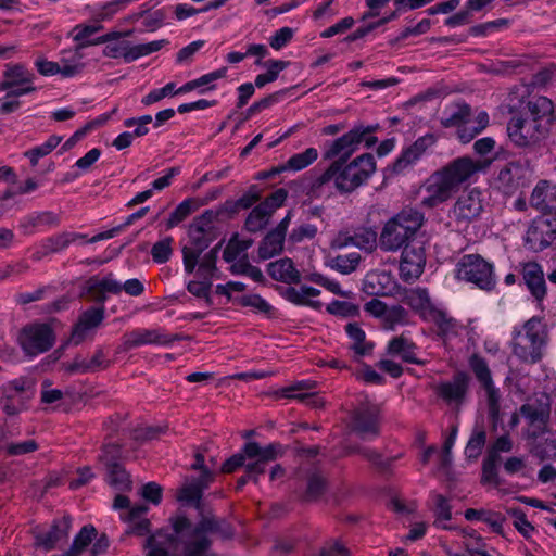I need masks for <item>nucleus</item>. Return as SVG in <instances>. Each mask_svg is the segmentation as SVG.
Returning a JSON list of instances; mask_svg holds the SVG:
<instances>
[{
  "instance_id": "9b49d317",
  "label": "nucleus",
  "mask_w": 556,
  "mask_h": 556,
  "mask_svg": "<svg viewBox=\"0 0 556 556\" xmlns=\"http://www.w3.org/2000/svg\"><path fill=\"white\" fill-rule=\"evenodd\" d=\"M483 198L481 191L471 189L458 197L451 210V217L458 226L467 227L479 218L483 211Z\"/></svg>"
},
{
  "instance_id": "5fc2aeb1",
  "label": "nucleus",
  "mask_w": 556,
  "mask_h": 556,
  "mask_svg": "<svg viewBox=\"0 0 556 556\" xmlns=\"http://www.w3.org/2000/svg\"><path fill=\"white\" fill-rule=\"evenodd\" d=\"M199 207V204L193 199L182 201L169 215L166 226L173 228L179 223L185 220L193 211Z\"/></svg>"
},
{
  "instance_id": "412c9836",
  "label": "nucleus",
  "mask_w": 556,
  "mask_h": 556,
  "mask_svg": "<svg viewBox=\"0 0 556 556\" xmlns=\"http://www.w3.org/2000/svg\"><path fill=\"white\" fill-rule=\"evenodd\" d=\"M72 518L66 515L53 521L51 529L47 532H39L35 535V545L45 551L53 549L61 541L68 538Z\"/></svg>"
},
{
  "instance_id": "5701e85b",
  "label": "nucleus",
  "mask_w": 556,
  "mask_h": 556,
  "mask_svg": "<svg viewBox=\"0 0 556 556\" xmlns=\"http://www.w3.org/2000/svg\"><path fill=\"white\" fill-rule=\"evenodd\" d=\"M103 319V306L90 307L83 312L72 330L71 341L73 342V344H80L85 340L88 331L93 330L98 326H100Z\"/></svg>"
},
{
  "instance_id": "4468645a",
  "label": "nucleus",
  "mask_w": 556,
  "mask_h": 556,
  "mask_svg": "<svg viewBox=\"0 0 556 556\" xmlns=\"http://www.w3.org/2000/svg\"><path fill=\"white\" fill-rule=\"evenodd\" d=\"M369 131V128L363 127L351 129L342 137L332 141L329 149L325 152V159L332 160L337 157L334 162H348Z\"/></svg>"
},
{
  "instance_id": "c85d7f7f",
  "label": "nucleus",
  "mask_w": 556,
  "mask_h": 556,
  "mask_svg": "<svg viewBox=\"0 0 556 556\" xmlns=\"http://www.w3.org/2000/svg\"><path fill=\"white\" fill-rule=\"evenodd\" d=\"M402 302L412 307L421 317L428 318L433 313V304L429 296L427 289L414 288L405 290L403 293Z\"/></svg>"
},
{
  "instance_id": "13d9d810",
  "label": "nucleus",
  "mask_w": 556,
  "mask_h": 556,
  "mask_svg": "<svg viewBox=\"0 0 556 556\" xmlns=\"http://www.w3.org/2000/svg\"><path fill=\"white\" fill-rule=\"evenodd\" d=\"M148 212H149V207L148 206L141 207L137 212L130 214L126 218L124 224H122V225H119L117 227H114V228H112L110 230H106V231H103V232H100V233L93 236L92 238H90L88 240V242L89 243H96V242L104 240V239L113 238L115 235L121 232L125 227L131 225L136 219L142 218Z\"/></svg>"
},
{
  "instance_id": "f8f14e48",
  "label": "nucleus",
  "mask_w": 556,
  "mask_h": 556,
  "mask_svg": "<svg viewBox=\"0 0 556 556\" xmlns=\"http://www.w3.org/2000/svg\"><path fill=\"white\" fill-rule=\"evenodd\" d=\"M510 140L518 147H530L544 137L545 129L535 119L518 115L513 116L507 125Z\"/></svg>"
},
{
  "instance_id": "423d86ee",
  "label": "nucleus",
  "mask_w": 556,
  "mask_h": 556,
  "mask_svg": "<svg viewBox=\"0 0 556 556\" xmlns=\"http://www.w3.org/2000/svg\"><path fill=\"white\" fill-rule=\"evenodd\" d=\"M547 344V331L539 318L526 321L522 329L515 332L513 353L521 362L535 364L543 357Z\"/></svg>"
},
{
  "instance_id": "7ed1b4c3",
  "label": "nucleus",
  "mask_w": 556,
  "mask_h": 556,
  "mask_svg": "<svg viewBox=\"0 0 556 556\" xmlns=\"http://www.w3.org/2000/svg\"><path fill=\"white\" fill-rule=\"evenodd\" d=\"M376 170V162L370 153L362 154L351 163L332 162L331 165L313 182L312 188H320L329 181L342 192H351L364 184Z\"/></svg>"
},
{
  "instance_id": "79ce46f5",
  "label": "nucleus",
  "mask_w": 556,
  "mask_h": 556,
  "mask_svg": "<svg viewBox=\"0 0 556 556\" xmlns=\"http://www.w3.org/2000/svg\"><path fill=\"white\" fill-rule=\"evenodd\" d=\"M285 237L273 229L260 242L257 254L260 260L265 261L279 255L283 251Z\"/></svg>"
},
{
  "instance_id": "6e6552de",
  "label": "nucleus",
  "mask_w": 556,
  "mask_h": 556,
  "mask_svg": "<svg viewBox=\"0 0 556 556\" xmlns=\"http://www.w3.org/2000/svg\"><path fill=\"white\" fill-rule=\"evenodd\" d=\"M55 333L49 323H31L24 326L17 342L25 355L34 357L49 351L55 343Z\"/></svg>"
},
{
  "instance_id": "72a5a7b5",
  "label": "nucleus",
  "mask_w": 556,
  "mask_h": 556,
  "mask_svg": "<svg viewBox=\"0 0 556 556\" xmlns=\"http://www.w3.org/2000/svg\"><path fill=\"white\" fill-rule=\"evenodd\" d=\"M262 198V192L256 185H252L249 187L245 193L240 197L238 200H227L218 210L215 212H219V216L224 213L228 215H233L238 213L240 210H248L252 207L256 202H258Z\"/></svg>"
},
{
  "instance_id": "a878e982",
  "label": "nucleus",
  "mask_w": 556,
  "mask_h": 556,
  "mask_svg": "<svg viewBox=\"0 0 556 556\" xmlns=\"http://www.w3.org/2000/svg\"><path fill=\"white\" fill-rule=\"evenodd\" d=\"M522 280L535 300L542 301L546 294V283L541 265L529 262L522 265Z\"/></svg>"
},
{
  "instance_id": "f03ea898",
  "label": "nucleus",
  "mask_w": 556,
  "mask_h": 556,
  "mask_svg": "<svg viewBox=\"0 0 556 556\" xmlns=\"http://www.w3.org/2000/svg\"><path fill=\"white\" fill-rule=\"evenodd\" d=\"M481 168L482 163L469 156L453 160L429 177L426 185L427 195L422 198L421 205L432 208L446 202Z\"/></svg>"
},
{
  "instance_id": "603ef678",
  "label": "nucleus",
  "mask_w": 556,
  "mask_h": 556,
  "mask_svg": "<svg viewBox=\"0 0 556 556\" xmlns=\"http://www.w3.org/2000/svg\"><path fill=\"white\" fill-rule=\"evenodd\" d=\"M83 238H85V235L75 232H62L47 238L42 247L43 249H47V252L56 253L66 249L72 242H75L77 239Z\"/></svg>"
},
{
  "instance_id": "58836bf2",
  "label": "nucleus",
  "mask_w": 556,
  "mask_h": 556,
  "mask_svg": "<svg viewBox=\"0 0 556 556\" xmlns=\"http://www.w3.org/2000/svg\"><path fill=\"white\" fill-rule=\"evenodd\" d=\"M470 115L471 109L467 103H454L445 109L440 122L445 128L459 127L469 122Z\"/></svg>"
},
{
  "instance_id": "bb28decb",
  "label": "nucleus",
  "mask_w": 556,
  "mask_h": 556,
  "mask_svg": "<svg viewBox=\"0 0 556 556\" xmlns=\"http://www.w3.org/2000/svg\"><path fill=\"white\" fill-rule=\"evenodd\" d=\"M396 283L387 271L368 273L363 282V290L368 295L387 296L391 294Z\"/></svg>"
},
{
  "instance_id": "cd10ccee",
  "label": "nucleus",
  "mask_w": 556,
  "mask_h": 556,
  "mask_svg": "<svg viewBox=\"0 0 556 556\" xmlns=\"http://www.w3.org/2000/svg\"><path fill=\"white\" fill-rule=\"evenodd\" d=\"M268 275L276 281L287 285L299 283L301 273L295 268L294 263L289 257H283L267 265Z\"/></svg>"
},
{
  "instance_id": "aec40b11",
  "label": "nucleus",
  "mask_w": 556,
  "mask_h": 556,
  "mask_svg": "<svg viewBox=\"0 0 556 556\" xmlns=\"http://www.w3.org/2000/svg\"><path fill=\"white\" fill-rule=\"evenodd\" d=\"M425 264L426 256L422 247H405L401 256V277L406 281L417 279L422 274Z\"/></svg>"
},
{
  "instance_id": "a211bd4d",
  "label": "nucleus",
  "mask_w": 556,
  "mask_h": 556,
  "mask_svg": "<svg viewBox=\"0 0 556 556\" xmlns=\"http://www.w3.org/2000/svg\"><path fill=\"white\" fill-rule=\"evenodd\" d=\"M520 415L526 418L530 426L539 429L545 427L551 416V400L545 393L528 400L521 405Z\"/></svg>"
},
{
  "instance_id": "49530a36",
  "label": "nucleus",
  "mask_w": 556,
  "mask_h": 556,
  "mask_svg": "<svg viewBox=\"0 0 556 556\" xmlns=\"http://www.w3.org/2000/svg\"><path fill=\"white\" fill-rule=\"evenodd\" d=\"M346 333L353 341L351 349L359 356L367 355L371 352L374 345L365 342L366 334L357 324H348L345 326Z\"/></svg>"
},
{
  "instance_id": "e2e57ef3",
  "label": "nucleus",
  "mask_w": 556,
  "mask_h": 556,
  "mask_svg": "<svg viewBox=\"0 0 556 556\" xmlns=\"http://www.w3.org/2000/svg\"><path fill=\"white\" fill-rule=\"evenodd\" d=\"M330 314L342 317H354L359 314V307L356 304L345 301H333L327 306Z\"/></svg>"
},
{
  "instance_id": "09e8293b",
  "label": "nucleus",
  "mask_w": 556,
  "mask_h": 556,
  "mask_svg": "<svg viewBox=\"0 0 556 556\" xmlns=\"http://www.w3.org/2000/svg\"><path fill=\"white\" fill-rule=\"evenodd\" d=\"M486 432L482 426H475L465 447V456L468 459H477L485 445Z\"/></svg>"
},
{
  "instance_id": "69168bd1",
  "label": "nucleus",
  "mask_w": 556,
  "mask_h": 556,
  "mask_svg": "<svg viewBox=\"0 0 556 556\" xmlns=\"http://www.w3.org/2000/svg\"><path fill=\"white\" fill-rule=\"evenodd\" d=\"M556 81V64H551L542 68L532 76L531 85L538 88H544Z\"/></svg>"
},
{
  "instance_id": "393cba45",
  "label": "nucleus",
  "mask_w": 556,
  "mask_h": 556,
  "mask_svg": "<svg viewBox=\"0 0 556 556\" xmlns=\"http://www.w3.org/2000/svg\"><path fill=\"white\" fill-rule=\"evenodd\" d=\"M435 141L437 138L433 134H427L418 138L412 146L405 149L401 156L394 162L393 170L395 173L402 172L408 165L416 162L429 147L435 143Z\"/></svg>"
},
{
  "instance_id": "b1692460",
  "label": "nucleus",
  "mask_w": 556,
  "mask_h": 556,
  "mask_svg": "<svg viewBox=\"0 0 556 556\" xmlns=\"http://www.w3.org/2000/svg\"><path fill=\"white\" fill-rule=\"evenodd\" d=\"M110 361L106 358L102 349H97L94 354L88 359L81 355H77L72 363L63 364V368L67 374H88L97 372L108 368Z\"/></svg>"
},
{
  "instance_id": "f257e3e1",
  "label": "nucleus",
  "mask_w": 556,
  "mask_h": 556,
  "mask_svg": "<svg viewBox=\"0 0 556 556\" xmlns=\"http://www.w3.org/2000/svg\"><path fill=\"white\" fill-rule=\"evenodd\" d=\"M190 528L186 517H177L170 529L159 530L146 540V556H176L180 540H185V556H217L210 551L212 542L207 535L216 533L223 540L233 536L230 525L214 516H202L191 531Z\"/></svg>"
},
{
  "instance_id": "f704fd0d",
  "label": "nucleus",
  "mask_w": 556,
  "mask_h": 556,
  "mask_svg": "<svg viewBox=\"0 0 556 556\" xmlns=\"http://www.w3.org/2000/svg\"><path fill=\"white\" fill-rule=\"evenodd\" d=\"M416 344L405 334L394 337L388 344V353L409 364H421L416 356Z\"/></svg>"
},
{
  "instance_id": "473e14b6",
  "label": "nucleus",
  "mask_w": 556,
  "mask_h": 556,
  "mask_svg": "<svg viewBox=\"0 0 556 556\" xmlns=\"http://www.w3.org/2000/svg\"><path fill=\"white\" fill-rule=\"evenodd\" d=\"M554 239L543 222L534 219L528 228L525 241L528 249L540 252L549 247Z\"/></svg>"
},
{
  "instance_id": "3c124183",
  "label": "nucleus",
  "mask_w": 556,
  "mask_h": 556,
  "mask_svg": "<svg viewBox=\"0 0 556 556\" xmlns=\"http://www.w3.org/2000/svg\"><path fill=\"white\" fill-rule=\"evenodd\" d=\"M167 40L161 39L148 43L128 46V50L125 53V62L130 63L141 56H146L153 52H156L161 50L165 45H167Z\"/></svg>"
},
{
  "instance_id": "a18cd8bd",
  "label": "nucleus",
  "mask_w": 556,
  "mask_h": 556,
  "mask_svg": "<svg viewBox=\"0 0 556 556\" xmlns=\"http://www.w3.org/2000/svg\"><path fill=\"white\" fill-rule=\"evenodd\" d=\"M271 215L266 211V205H256L248 215L244 228L252 233L258 232L266 228Z\"/></svg>"
},
{
  "instance_id": "338daca9",
  "label": "nucleus",
  "mask_w": 556,
  "mask_h": 556,
  "mask_svg": "<svg viewBox=\"0 0 556 556\" xmlns=\"http://www.w3.org/2000/svg\"><path fill=\"white\" fill-rule=\"evenodd\" d=\"M3 412L8 416H14L26 408V401L24 397L17 399L15 395L2 394L0 400Z\"/></svg>"
},
{
  "instance_id": "dca6fc26",
  "label": "nucleus",
  "mask_w": 556,
  "mask_h": 556,
  "mask_svg": "<svg viewBox=\"0 0 556 556\" xmlns=\"http://www.w3.org/2000/svg\"><path fill=\"white\" fill-rule=\"evenodd\" d=\"M213 479L214 473L208 469H204L200 477L186 481V483L177 490L176 498L202 511V494Z\"/></svg>"
},
{
  "instance_id": "0eeeda50",
  "label": "nucleus",
  "mask_w": 556,
  "mask_h": 556,
  "mask_svg": "<svg viewBox=\"0 0 556 556\" xmlns=\"http://www.w3.org/2000/svg\"><path fill=\"white\" fill-rule=\"evenodd\" d=\"M469 366L475 374L476 379L484 390L488 404V416L491 421L492 430L496 431L498 425H502L503 418L501 413V393L495 387L491 370L485 359L477 354L469 359Z\"/></svg>"
},
{
  "instance_id": "1a4fd4ad",
  "label": "nucleus",
  "mask_w": 556,
  "mask_h": 556,
  "mask_svg": "<svg viewBox=\"0 0 556 556\" xmlns=\"http://www.w3.org/2000/svg\"><path fill=\"white\" fill-rule=\"evenodd\" d=\"M457 277L483 290H492L496 283L493 266L479 254H467L460 258Z\"/></svg>"
},
{
  "instance_id": "4d7b16f0",
  "label": "nucleus",
  "mask_w": 556,
  "mask_h": 556,
  "mask_svg": "<svg viewBox=\"0 0 556 556\" xmlns=\"http://www.w3.org/2000/svg\"><path fill=\"white\" fill-rule=\"evenodd\" d=\"M289 65V62L281 60H269L266 62L267 73L260 74L255 78V86L263 88L266 84L273 83L277 79L278 74Z\"/></svg>"
},
{
  "instance_id": "f3484780",
  "label": "nucleus",
  "mask_w": 556,
  "mask_h": 556,
  "mask_svg": "<svg viewBox=\"0 0 556 556\" xmlns=\"http://www.w3.org/2000/svg\"><path fill=\"white\" fill-rule=\"evenodd\" d=\"M123 348L125 351L143 344L168 345L180 340L178 334H169L156 329H137L124 336Z\"/></svg>"
},
{
  "instance_id": "c9c22d12",
  "label": "nucleus",
  "mask_w": 556,
  "mask_h": 556,
  "mask_svg": "<svg viewBox=\"0 0 556 556\" xmlns=\"http://www.w3.org/2000/svg\"><path fill=\"white\" fill-rule=\"evenodd\" d=\"M59 224L60 217L55 213L51 211L35 212L21 219L20 229L23 233L30 235L40 226L56 227Z\"/></svg>"
},
{
  "instance_id": "c03bdc74",
  "label": "nucleus",
  "mask_w": 556,
  "mask_h": 556,
  "mask_svg": "<svg viewBox=\"0 0 556 556\" xmlns=\"http://www.w3.org/2000/svg\"><path fill=\"white\" fill-rule=\"evenodd\" d=\"M361 260L362 258H361L359 253L352 252L349 254H339L337 256L329 257L327 261V265L330 268H332L343 275H349L356 270V268L358 267V265L361 263Z\"/></svg>"
},
{
  "instance_id": "ddd939ff",
  "label": "nucleus",
  "mask_w": 556,
  "mask_h": 556,
  "mask_svg": "<svg viewBox=\"0 0 556 556\" xmlns=\"http://www.w3.org/2000/svg\"><path fill=\"white\" fill-rule=\"evenodd\" d=\"M531 163L518 160L507 163L498 173V188L506 194H513L529 182Z\"/></svg>"
},
{
  "instance_id": "a19ab883",
  "label": "nucleus",
  "mask_w": 556,
  "mask_h": 556,
  "mask_svg": "<svg viewBox=\"0 0 556 556\" xmlns=\"http://www.w3.org/2000/svg\"><path fill=\"white\" fill-rule=\"evenodd\" d=\"M465 518L469 521H483L497 534H502L503 532V522L505 521V517L501 513L489 509L468 508L465 511Z\"/></svg>"
},
{
  "instance_id": "bf43d9fd",
  "label": "nucleus",
  "mask_w": 556,
  "mask_h": 556,
  "mask_svg": "<svg viewBox=\"0 0 556 556\" xmlns=\"http://www.w3.org/2000/svg\"><path fill=\"white\" fill-rule=\"evenodd\" d=\"M97 535V530L93 526L87 525L84 526L78 534L74 538L73 544L71 546V553H74L75 556H79L83 551L92 542V540Z\"/></svg>"
},
{
  "instance_id": "052dcab7",
  "label": "nucleus",
  "mask_w": 556,
  "mask_h": 556,
  "mask_svg": "<svg viewBox=\"0 0 556 556\" xmlns=\"http://www.w3.org/2000/svg\"><path fill=\"white\" fill-rule=\"evenodd\" d=\"M253 244L252 239L238 240L237 236L231 238L224 250L223 258L227 263L233 262L241 252L247 251Z\"/></svg>"
},
{
  "instance_id": "39448f33",
  "label": "nucleus",
  "mask_w": 556,
  "mask_h": 556,
  "mask_svg": "<svg viewBox=\"0 0 556 556\" xmlns=\"http://www.w3.org/2000/svg\"><path fill=\"white\" fill-rule=\"evenodd\" d=\"M219 217V212L207 210L195 217L189 226V245L181 250L185 270L188 274L194 271L201 254L216 239L214 222Z\"/></svg>"
},
{
  "instance_id": "de8ad7c7",
  "label": "nucleus",
  "mask_w": 556,
  "mask_h": 556,
  "mask_svg": "<svg viewBox=\"0 0 556 556\" xmlns=\"http://www.w3.org/2000/svg\"><path fill=\"white\" fill-rule=\"evenodd\" d=\"M222 247V242H219L217 245H215L213 249H211L207 253L203 255V257L199 258V275L203 279L211 280L213 277H219L218 276V269L216 267V261L218 255V250Z\"/></svg>"
},
{
  "instance_id": "20e7f679",
  "label": "nucleus",
  "mask_w": 556,
  "mask_h": 556,
  "mask_svg": "<svg viewBox=\"0 0 556 556\" xmlns=\"http://www.w3.org/2000/svg\"><path fill=\"white\" fill-rule=\"evenodd\" d=\"M424 214L416 208H403L390 218L379 236V247L386 252H395L409 247V240L424 224Z\"/></svg>"
},
{
  "instance_id": "2f4dec72",
  "label": "nucleus",
  "mask_w": 556,
  "mask_h": 556,
  "mask_svg": "<svg viewBox=\"0 0 556 556\" xmlns=\"http://www.w3.org/2000/svg\"><path fill=\"white\" fill-rule=\"evenodd\" d=\"M556 203V186L547 180H540L534 187L530 205L539 211L545 212Z\"/></svg>"
},
{
  "instance_id": "774afa93",
  "label": "nucleus",
  "mask_w": 556,
  "mask_h": 556,
  "mask_svg": "<svg viewBox=\"0 0 556 556\" xmlns=\"http://www.w3.org/2000/svg\"><path fill=\"white\" fill-rule=\"evenodd\" d=\"M407 311L400 305H394L387 308V313L383 317L384 327L393 329L395 325L403 324L406 321Z\"/></svg>"
},
{
  "instance_id": "37998d69",
  "label": "nucleus",
  "mask_w": 556,
  "mask_h": 556,
  "mask_svg": "<svg viewBox=\"0 0 556 556\" xmlns=\"http://www.w3.org/2000/svg\"><path fill=\"white\" fill-rule=\"evenodd\" d=\"M320 291L313 287L302 286L300 289L289 287L286 290L285 296L288 301L296 305H308L313 308L321 306L319 301L309 300L311 298L318 296Z\"/></svg>"
},
{
  "instance_id": "0e129e2a",
  "label": "nucleus",
  "mask_w": 556,
  "mask_h": 556,
  "mask_svg": "<svg viewBox=\"0 0 556 556\" xmlns=\"http://www.w3.org/2000/svg\"><path fill=\"white\" fill-rule=\"evenodd\" d=\"M286 93V90H281L275 93H271L267 97H264L257 102H254L248 110H247V116L245 118L251 117L252 115L260 113L271 105L278 103L281 99V97Z\"/></svg>"
},
{
  "instance_id": "864d4df0",
  "label": "nucleus",
  "mask_w": 556,
  "mask_h": 556,
  "mask_svg": "<svg viewBox=\"0 0 556 556\" xmlns=\"http://www.w3.org/2000/svg\"><path fill=\"white\" fill-rule=\"evenodd\" d=\"M354 247L371 253L379 244L377 232L371 228H358L353 231Z\"/></svg>"
},
{
  "instance_id": "6e6d98bb",
  "label": "nucleus",
  "mask_w": 556,
  "mask_h": 556,
  "mask_svg": "<svg viewBox=\"0 0 556 556\" xmlns=\"http://www.w3.org/2000/svg\"><path fill=\"white\" fill-rule=\"evenodd\" d=\"M317 157L318 151L315 148H308L302 153L292 155L283 167H286V170H301L315 162Z\"/></svg>"
},
{
  "instance_id": "680f3d73",
  "label": "nucleus",
  "mask_w": 556,
  "mask_h": 556,
  "mask_svg": "<svg viewBox=\"0 0 556 556\" xmlns=\"http://www.w3.org/2000/svg\"><path fill=\"white\" fill-rule=\"evenodd\" d=\"M173 238L166 237L163 240L155 242L151 249V255L155 263H166L173 253L172 249Z\"/></svg>"
},
{
  "instance_id": "8fccbe9b",
  "label": "nucleus",
  "mask_w": 556,
  "mask_h": 556,
  "mask_svg": "<svg viewBox=\"0 0 556 556\" xmlns=\"http://www.w3.org/2000/svg\"><path fill=\"white\" fill-rule=\"evenodd\" d=\"M108 483L117 491H128L131 489V480L129 473L122 465H112L106 469Z\"/></svg>"
},
{
  "instance_id": "c756f323",
  "label": "nucleus",
  "mask_w": 556,
  "mask_h": 556,
  "mask_svg": "<svg viewBox=\"0 0 556 556\" xmlns=\"http://www.w3.org/2000/svg\"><path fill=\"white\" fill-rule=\"evenodd\" d=\"M35 78V74L23 64L7 65L3 72V80L0 81V91H4L11 87L34 84Z\"/></svg>"
},
{
  "instance_id": "9d476101",
  "label": "nucleus",
  "mask_w": 556,
  "mask_h": 556,
  "mask_svg": "<svg viewBox=\"0 0 556 556\" xmlns=\"http://www.w3.org/2000/svg\"><path fill=\"white\" fill-rule=\"evenodd\" d=\"M351 431L363 441H371L380 434V409L377 405H363L351 415Z\"/></svg>"
},
{
  "instance_id": "7c9ffc66",
  "label": "nucleus",
  "mask_w": 556,
  "mask_h": 556,
  "mask_svg": "<svg viewBox=\"0 0 556 556\" xmlns=\"http://www.w3.org/2000/svg\"><path fill=\"white\" fill-rule=\"evenodd\" d=\"M148 511V506L144 504H139L132 506L122 518L125 521H128L129 528L126 530V534H135L138 536H143L150 532L151 522L148 518L143 516Z\"/></svg>"
},
{
  "instance_id": "e433bc0d",
  "label": "nucleus",
  "mask_w": 556,
  "mask_h": 556,
  "mask_svg": "<svg viewBox=\"0 0 556 556\" xmlns=\"http://www.w3.org/2000/svg\"><path fill=\"white\" fill-rule=\"evenodd\" d=\"M328 489L326 476L317 469H311L306 473V486L302 495L304 502L318 501Z\"/></svg>"
},
{
  "instance_id": "2eb2a0df",
  "label": "nucleus",
  "mask_w": 556,
  "mask_h": 556,
  "mask_svg": "<svg viewBox=\"0 0 556 556\" xmlns=\"http://www.w3.org/2000/svg\"><path fill=\"white\" fill-rule=\"evenodd\" d=\"M469 382L468 374L459 371L451 380L439 383L435 393L447 404L460 406L467 397Z\"/></svg>"
},
{
  "instance_id": "4be33fe9",
  "label": "nucleus",
  "mask_w": 556,
  "mask_h": 556,
  "mask_svg": "<svg viewBox=\"0 0 556 556\" xmlns=\"http://www.w3.org/2000/svg\"><path fill=\"white\" fill-rule=\"evenodd\" d=\"M243 452L248 455V459H254L251 463L264 473L267 464L282 455V446L279 443H271L262 447L257 442H248L243 446Z\"/></svg>"
},
{
  "instance_id": "ea45409f",
  "label": "nucleus",
  "mask_w": 556,
  "mask_h": 556,
  "mask_svg": "<svg viewBox=\"0 0 556 556\" xmlns=\"http://www.w3.org/2000/svg\"><path fill=\"white\" fill-rule=\"evenodd\" d=\"M36 380L31 377H20L2 386V394L15 395L17 399L24 397L26 403L35 394Z\"/></svg>"
},
{
  "instance_id": "6ab92c4d",
  "label": "nucleus",
  "mask_w": 556,
  "mask_h": 556,
  "mask_svg": "<svg viewBox=\"0 0 556 556\" xmlns=\"http://www.w3.org/2000/svg\"><path fill=\"white\" fill-rule=\"evenodd\" d=\"M122 292V282L114 279L112 274L106 275L100 279L97 276L90 277L86 280L81 289V295H89L92 301L97 303H104L106 294H119Z\"/></svg>"
},
{
  "instance_id": "4c0bfd02",
  "label": "nucleus",
  "mask_w": 556,
  "mask_h": 556,
  "mask_svg": "<svg viewBox=\"0 0 556 556\" xmlns=\"http://www.w3.org/2000/svg\"><path fill=\"white\" fill-rule=\"evenodd\" d=\"M553 112L554 104L552 100L541 96L529 99L522 108L520 115L541 123L543 118L551 116Z\"/></svg>"
}]
</instances>
